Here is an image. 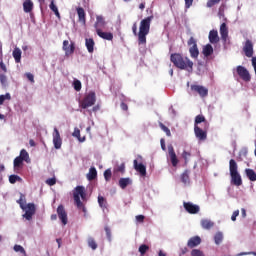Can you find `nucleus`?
<instances>
[{
  "label": "nucleus",
  "mask_w": 256,
  "mask_h": 256,
  "mask_svg": "<svg viewBox=\"0 0 256 256\" xmlns=\"http://www.w3.org/2000/svg\"><path fill=\"white\" fill-rule=\"evenodd\" d=\"M154 16H148L141 20L139 32H138V43L139 45H145L147 43V35L151 31V21H153ZM132 31L134 35H137V23L132 26Z\"/></svg>",
  "instance_id": "nucleus-1"
},
{
  "label": "nucleus",
  "mask_w": 256,
  "mask_h": 256,
  "mask_svg": "<svg viewBox=\"0 0 256 256\" xmlns=\"http://www.w3.org/2000/svg\"><path fill=\"white\" fill-rule=\"evenodd\" d=\"M170 61L178 69L188 71V73L193 72V61H191L188 57H183L179 53H174L171 54Z\"/></svg>",
  "instance_id": "nucleus-2"
},
{
  "label": "nucleus",
  "mask_w": 256,
  "mask_h": 256,
  "mask_svg": "<svg viewBox=\"0 0 256 256\" xmlns=\"http://www.w3.org/2000/svg\"><path fill=\"white\" fill-rule=\"evenodd\" d=\"M73 197L77 209L84 213V217H87V208L85 207V204L81 202V199L82 201H87V193L85 192V187L76 186L73 190Z\"/></svg>",
  "instance_id": "nucleus-3"
},
{
  "label": "nucleus",
  "mask_w": 256,
  "mask_h": 256,
  "mask_svg": "<svg viewBox=\"0 0 256 256\" xmlns=\"http://www.w3.org/2000/svg\"><path fill=\"white\" fill-rule=\"evenodd\" d=\"M97 102V95L95 92L91 91L84 96V98L79 102L81 109H89V107H93Z\"/></svg>",
  "instance_id": "nucleus-4"
},
{
  "label": "nucleus",
  "mask_w": 256,
  "mask_h": 256,
  "mask_svg": "<svg viewBox=\"0 0 256 256\" xmlns=\"http://www.w3.org/2000/svg\"><path fill=\"white\" fill-rule=\"evenodd\" d=\"M190 89L192 93L195 95H199V97L205 98L207 95H209V89L205 86L197 85V84H192L190 86Z\"/></svg>",
  "instance_id": "nucleus-5"
},
{
  "label": "nucleus",
  "mask_w": 256,
  "mask_h": 256,
  "mask_svg": "<svg viewBox=\"0 0 256 256\" xmlns=\"http://www.w3.org/2000/svg\"><path fill=\"white\" fill-rule=\"evenodd\" d=\"M207 129H209V126H205L204 129H201L199 125H194V133L198 141H207Z\"/></svg>",
  "instance_id": "nucleus-6"
},
{
  "label": "nucleus",
  "mask_w": 256,
  "mask_h": 256,
  "mask_svg": "<svg viewBox=\"0 0 256 256\" xmlns=\"http://www.w3.org/2000/svg\"><path fill=\"white\" fill-rule=\"evenodd\" d=\"M236 73L242 81H245L246 83H249L251 81V74H249V70L245 68L244 66H237L236 67Z\"/></svg>",
  "instance_id": "nucleus-7"
},
{
  "label": "nucleus",
  "mask_w": 256,
  "mask_h": 256,
  "mask_svg": "<svg viewBox=\"0 0 256 256\" xmlns=\"http://www.w3.org/2000/svg\"><path fill=\"white\" fill-rule=\"evenodd\" d=\"M188 45L190 46L189 53L193 59H197L199 57V48H197V40L193 37H190L188 40Z\"/></svg>",
  "instance_id": "nucleus-8"
},
{
  "label": "nucleus",
  "mask_w": 256,
  "mask_h": 256,
  "mask_svg": "<svg viewBox=\"0 0 256 256\" xmlns=\"http://www.w3.org/2000/svg\"><path fill=\"white\" fill-rule=\"evenodd\" d=\"M62 49L65 51V57H71L75 53V42H71L69 45V40H64Z\"/></svg>",
  "instance_id": "nucleus-9"
},
{
  "label": "nucleus",
  "mask_w": 256,
  "mask_h": 256,
  "mask_svg": "<svg viewBox=\"0 0 256 256\" xmlns=\"http://www.w3.org/2000/svg\"><path fill=\"white\" fill-rule=\"evenodd\" d=\"M22 210L25 211V214L23 215L24 219L31 221V219H33V214L35 213V204L29 203L25 206V209Z\"/></svg>",
  "instance_id": "nucleus-10"
},
{
  "label": "nucleus",
  "mask_w": 256,
  "mask_h": 256,
  "mask_svg": "<svg viewBox=\"0 0 256 256\" xmlns=\"http://www.w3.org/2000/svg\"><path fill=\"white\" fill-rule=\"evenodd\" d=\"M57 215L60 219L62 225H67L68 218H67V211L65 210V206L59 205L57 208Z\"/></svg>",
  "instance_id": "nucleus-11"
},
{
  "label": "nucleus",
  "mask_w": 256,
  "mask_h": 256,
  "mask_svg": "<svg viewBox=\"0 0 256 256\" xmlns=\"http://www.w3.org/2000/svg\"><path fill=\"white\" fill-rule=\"evenodd\" d=\"M53 144L55 149H61V145H63V139H61V134L57 128H54L53 132Z\"/></svg>",
  "instance_id": "nucleus-12"
},
{
  "label": "nucleus",
  "mask_w": 256,
  "mask_h": 256,
  "mask_svg": "<svg viewBox=\"0 0 256 256\" xmlns=\"http://www.w3.org/2000/svg\"><path fill=\"white\" fill-rule=\"evenodd\" d=\"M168 155L170 157L172 167H177V165H179V159H177V154L175 153V148H173V145L168 146Z\"/></svg>",
  "instance_id": "nucleus-13"
},
{
  "label": "nucleus",
  "mask_w": 256,
  "mask_h": 256,
  "mask_svg": "<svg viewBox=\"0 0 256 256\" xmlns=\"http://www.w3.org/2000/svg\"><path fill=\"white\" fill-rule=\"evenodd\" d=\"M183 206H184V209L187 211V213H190L191 215H195L200 211L199 206L191 202H184Z\"/></svg>",
  "instance_id": "nucleus-14"
},
{
  "label": "nucleus",
  "mask_w": 256,
  "mask_h": 256,
  "mask_svg": "<svg viewBox=\"0 0 256 256\" xmlns=\"http://www.w3.org/2000/svg\"><path fill=\"white\" fill-rule=\"evenodd\" d=\"M230 177L232 185H235L236 187H241V185H243V179L241 178V174H239V172L231 173Z\"/></svg>",
  "instance_id": "nucleus-15"
},
{
  "label": "nucleus",
  "mask_w": 256,
  "mask_h": 256,
  "mask_svg": "<svg viewBox=\"0 0 256 256\" xmlns=\"http://www.w3.org/2000/svg\"><path fill=\"white\" fill-rule=\"evenodd\" d=\"M134 169L137 171L141 177H145L147 175V167L143 163H139L137 160H134Z\"/></svg>",
  "instance_id": "nucleus-16"
},
{
  "label": "nucleus",
  "mask_w": 256,
  "mask_h": 256,
  "mask_svg": "<svg viewBox=\"0 0 256 256\" xmlns=\"http://www.w3.org/2000/svg\"><path fill=\"white\" fill-rule=\"evenodd\" d=\"M243 51L246 57H253V42L251 40H246Z\"/></svg>",
  "instance_id": "nucleus-17"
},
{
  "label": "nucleus",
  "mask_w": 256,
  "mask_h": 256,
  "mask_svg": "<svg viewBox=\"0 0 256 256\" xmlns=\"http://www.w3.org/2000/svg\"><path fill=\"white\" fill-rule=\"evenodd\" d=\"M220 35H221L222 41H224V43H226L227 38L229 37V28H227L226 23L221 24V26H220Z\"/></svg>",
  "instance_id": "nucleus-18"
},
{
  "label": "nucleus",
  "mask_w": 256,
  "mask_h": 256,
  "mask_svg": "<svg viewBox=\"0 0 256 256\" xmlns=\"http://www.w3.org/2000/svg\"><path fill=\"white\" fill-rule=\"evenodd\" d=\"M198 245H201V237L199 236L191 237L187 242V246L190 249H194V247H198Z\"/></svg>",
  "instance_id": "nucleus-19"
},
{
  "label": "nucleus",
  "mask_w": 256,
  "mask_h": 256,
  "mask_svg": "<svg viewBox=\"0 0 256 256\" xmlns=\"http://www.w3.org/2000/svg\"><path fill=\"white\" fill-rule=\"evenodd\" d=\"M96 33L98 37H101V39H105L106 41H113V33L111 32H103L101 29H97Z\"/></svg>",
  "instance_id": "nucleus-20"
},
{
  "label": "nucleus",
  "mask_w": 256,
  "mask_h": 256,
  "mask_svg": "<svg viewBox=\"0 0 256 256\" xmlns=\"http://www.w3.org/2000/svg\"><path fill=\"white\" fill-rule=\"evenodd\" d=\"M77 11V15H78V21L80 23H82L83 25H85L87 19H86V14H85V9H83L82 7H78L76 9Z\"/></svg>",
  "instance_id": "nucleus-21"
},
{
  "label": "nucleus",
  "mask_w": 256,
  "mask_h": 256,
  "mask_svg": "<svg viewBox=\"0 0 256 256\" xmlns=\"http://www.w3.org/2000/svg\"><path fill=\"white\" fill-rule=\"evenodd\" d=\"M132 184L133 180H131V178H120L118 182L120 189H127V187Z\"/></svg>",
  "instance_id": "nucleus-22"
},
{
  "label": "nucleus",
  "mask_w": 256,
  "mask_h": 256,
  "mask_svg": "<svg viewBox=\"0 0 256 256\" xmlns=\"http://www.w3.org/2000/svg\"><path fill=\"white\" fill-rule=\"evenodd\" d=\"M208 39L212 45H215L219 41V32L217 30H211Z\"/></svg>",
  "instance_id": "nucleus-23"
},
{
  "label": "nucleus",
  "mask_w": 256,
  "mask_h": 256,
  "mask_svg": "<svg viewBox=\"0 0 256 256\" xmlns=\"http://www.w3.org/2000/svg\"><path fill=\"white\" fill-rule=\"evenodd\" d=\"M191 175V171L185 170L181 175H180V180L184 185H189L191 183V178L189 177Z\"/></svg>",
  "instance_id": "nucleus-24"
},
{
  "label": "nucleus",
  "mask_w": 256,
  "mask_h": 256,
  "mask_svg": "<svg viewBox=\"0 0 256 256\" xmlns=\"http://www.w3.org/2000/svg\"><path fill=\"white\" fill-rule=\"evenodd\" d=\"M85 45L88 53H93V51H95V41L93 40V38H86Z\"/></svg>",
  "instance_id": "nucleus-25"
},
{
  "label": "nucleus",
  "mask_w": 256,
  "mask_h": 256,
  "mask_svg": "<svg viewBox=\"0 0 256 256\" xmlns=\"http://www.w3.org/2000/svg\"><path fill=\"white\" fill-rule=\"evenodd\" d=\"M33 1L32 0H25L23 2V11L24 13H31L33 11Z\"/></svg>",
  "instance_id": "nucleus-26"
},
{
  "label": "nucleus",
  "mask_w": 256,
  "mask_h": 256,
  "mask_svg": "<svg viewBox=\"0 0 256 256\" xmlns=\"http://www.w3.org/2000/svg\"><path fill=\"white\" fill-rule=\"evenodd\" d=\"M202 53L204 57H211V55H213V46L211 44H207L203 47Z\"/></svg>",
  "instance_id": "nucleus-27"
},
{
  "label": "nucleus",
  "mask_w": 256,
  "mask_h": 256,
  "mask_svg": "<svg viewBox=\"0 0 256 256\" xmlns=\"http://www.w3.org/2000/svg\"><path fill=\"white\" fill-rule=\"evenodd\" d=\"M238 169H239V166H237V162L234 159H231L229 161V171H230V174L231 173H239Z\"/></svg>",
  "instance_id": "nucleus-28"
},
{
  "label": "nucleus",
  "mask_w": 256,
  "mask_h": 256,
  "mask_svg": "<svg viewBox=\"0 0 256 256\" xmlns=\"http://www.w3.org/2000/svg\"><path fill=\"white\" fill-rule=\"evenodd\" d=\"M246 173V177H248L249 181H256V173L255 170L251 169V168H247L245 170Z\"/></svg>",
  "instance_id": "nucleus-29"
},
{
  "label": "nucleus",
  "mask_w": 256,
  "mask_h": 256,
  "mask_svg": "<svg viewBox=\"0 0 256 256\" xmlns=\"http://www.w3.org/2000/svg\"><path fill=\"white\" fill-rule=\"evenodd\" d=\"M88 181H93L97 179V169L95 167H92L89 169V173L87 174Z\"/></svg>",
  "instance_id": "nucleus-30"
},
{
  "label": "nucleus",
  "mask_w": 256,
  "mask_h": 256,
  "mask_svg": "<svg viewBox=\"0 0 256 256\" xmlns=\"http://www.w3.org/2000/svg\"><path fill=\"white\" fill-rule=\"evenodd\" d=\"M23 158L16 157L14 159V171H19L23 167Z\"/></svg>",
  "instance_id": "nucleus-31"
},
{
  "label": "nucleus",
  "mask_w": 256,
  "mask_h": 256,
  "mask_svg": "<svg viewBox=\"0 0 256 256\" xmlns=\"http://www.w3.org/2000/svg\"><path fill=\"white\" fill-rule=\"evenodd\" d=\"M200 123H204L205 127H209V123L203 115H197L195 118V125H199Z\"/></svg>",
  "instance_id": "nucleus-32"
},
{
  "label": "nucleus",
  "mask_w": 256,
  "mask_h": 256,
  "mask_svg": "<svg viewBox=\"0 0 256 256\" xmlns=\"http://www.w3.org/2000/svg\"><path fill=\"white\" fill-rule=\"evenodd\" d=\"M21 53H22L21 49H19V48H15L13 50L12 55H13L16 63H21Z\"/></svg>",
  "instance_id": "nucleus-33"
},
{
  "label": "nucleus",
  "mask_w": 256,
  "mask_h": 256,
  "mask_svg": "<svg viewBox=\"0 0 256 256\" xmlns=\"http://www.w3.org/2000/svg\"><path fill=\"white\" fill-rule=\"evenodd\" d=\"M201 225L203 229H211L212 227H214L215 223H213V221L211 220L203 219L201 220Z\"/></svg>",
  "instance_id": "nucleus-34"
},
{
  "label": "nucleus",
  "mask_w": 256,
  "mask_h": 256,
  "mask_svg": "<svg viewBox=\"0 0 256 256\" xmlns=\"http://www.w3.org/2000/svg\"><path fill=\"white\" fill-rule=\"evenodd\" d=\"M87 244H88V247H90V249H92V251H95L98 247L97 241H95V238H93V237H89L87 239Z\"/></svg>",
  "instance_id": "nucleus-35"
},
{
  "label": "nucleus",
  "mask_w": 256,
  "mask_h": 256,
  "mask_svg": "<svg viewBox=\"0 0 256 256\" xmlns=\"http://www.w3.org/2000/svg\"><path fill=\"white\" fill-rule=\"evenodd\" d=\"M17 181L18 183H21L23 178L15 174L9 176V183H11V185H15Z\"/></svg>",
  "instance_id": "nucleus-36"
},
{
  "label": "nucleus",
  "mask_w": 256,
  "mask_h": 256,
  "mask_svg": "<svg viewBox=\"0 0 256 256\" xmlns=\"http://www.w3.org/2000/svg\"><path fill=\"white\" fill-rule=\"evenodd\" d=\"M72 135H73V137L78 138L80 143H83L85 141V137L81 138V130H79V128H75Z\"/></svg>",
  "instance_id": "nucleus-37"
},
{
  "label": "nucleus",
  "mask_w": 256,
  "mask_h": 256,
  "mask_svg": "<svg viewBox=\"0 0 256 256\" xmlns=\"http://www.w3.org/2000/svg\"><path fill=\"white\" fill-rule=\"evenodd\" d=\"M214 241L216 245H221V243L223 242V233L217 232L214 236Z\"/></svg>",
  "instance_id": "nucleus-38"
},
{
  "label": "nucleus",
  "mask_w": 256,
  "mask_h": 256,
  "mask_svg": "<svg viewBox=\"0 0 256 256\" xmlns=\"http://www.w3.org/2000/svg\"><path fill=\"white\" fill-rule=\"evenodd\" d=\"M98 204L102 209L107 208V199L103 196H98Z\"/></svg>",
  "instance_id": "nucleus-39"
},
{
  "label": "nucleus",
  "mask_w": 256,
  "mask_h": 256,
  "mask_svg": "<svg viewBox=\"0 0 256 256\" xmlns=\"http://www.w3.org/2000/svg\"><path fill=\"white\" fill-rule=\"evenodd\" d=\"M50 9L51 11H53L56 17H61V14H59V9L57 8V5H55V2L53 0L50 3Z\"/></svg>",
  "instance_id": "nucleus-40"
},
{
  "label": "nucleus",
  "mask_w": 256,
  "mask_h": 256,
  "mask_svg": "<svg viewBox=\"0 0 256 256\" xmlns=\"http://www.w3.org/2000/svg\"><path fill=\"white\" fill-rule=\"evenodd\" d=\"M159 127L160 129H162V131H164V133H166L167 137H171V130L167 126H165V124L160 122Z\"/></svg>",
  "instance_id": "nucleus-41"
},
{
  "label": "nucleus",
  "mask_w": 256,
  "mask_h": 256,
  "mask_svg": "<svg viewBox=\"0 0 256 256\" xmlns=\"http://www.w3.org/2000/svg\"><path fill=\"white\" fill-rule=\"evenodd\" d=\"M18 157L21 158L23 161H27V159H29V153L27 152V150L22 149Z\"/></svg>",
  "instance_id": "nucleus-42"
},
{
  "label": "nucleus",
  "mask_w": 256,
  "mask_h": 256,
  "mask_svg": "<svg viewBox=\"0 0 256 256\" xmlns=\"http://www.w3.org/2000/svg\"><path fill=\"white\" fill-rule=\"evenodd\" d=\"M6 100L11 101V94L6 93L5 95H0V105H3Z\"/></svg>",
  "instance_id": "nucleus-43"
},
{
  "label": "nucleus",
  "mask_w": 256,
  "mask_h": 256,
  "mask_svg": "<svg viewBox=\"0 0 256 256\" xmlns=\"http://www.w3.org/2000/svg\"><path fill=\"white\" fill-rule=\"evenodd\" d=\"M112 176H113V173L111 172V169H107V170L104 171L105 181H111Z\"/></svg>",
  "instance_id": "nucleus-44"
},
{
  "label": "nucleus",
  "mask_w": 256,
  "mask_h": 256,
  "mask_svg": "<svg viewBox=\"0 0 256 256\" xmlns=\"http://www.w3.org/2000/svg\"><path fill=\"white\" fill-rule=\"evenodd\" d=\"M17 203L20 205V209H25V196L21 194L20 199L17 200Z\"/></svg>",
  "instance_id": "nucleus-45"
},
{
  "label": "nucleus",
  "mask_w": 256,
  "mask_h": 256,
  "mask_svg": "<svg viewBox=\"0 0 256 256\" xmlns=\"http://www.w3.org/2000/svg\"><path fill=\"white\" fill-rule=\"evenodd\" d=\"M147 251H149V246H147L146 244H142L139 247V253L143 256L145 255V253H147Z\"/></svg>",
  "instance_id": "nucleus-46"
},
{
  "label": "nucleus",
  "mask_w": 256,
  "mask_h": 256,
  "mask_svg": "<svg viewBox=\"0 0 256 256\" xmlns=\"http://www.w3.org/2000/svg\"><path fill=\"white\" fill-rule=\"evenodd\" d=\"M218 3H221V0H208L206 3V6L208 8L215 7V5H218Z\"/></svg>",
  "instance_id": "nucleus-47"
},
{
  "label": "nucleus",
  "mask_w": 256,
  "mask_h": 256,
  "mask_svg": "<svg viewBox=\"0 0 256 256\" xmlns=\"http://www.w3.org/2000/svg\"><path fill=\"white\" fill-rule=\"evenodd\" d=\"M189 157H191V152L183 151L182 158L184 159L185 163H189Z\"/></svg>",
  "instance_id": "nucleus-48"
},
{
  "label": "nucleus",
  "mask_w": 256,
  "mask_h": 256,
  "mask_svg": "<svg viewBox=\"0 0 256 256\" xmlns=\"http://www.w3.org/2000/svg\"><path fill=\"white\" fill-rule=\"evenodd\" d=\"M73 87H74L75 91H81V87H82L81 81L74 80Z\"/></svg>",
  "instance_id": "nucleus-49"
},
{
  "label": "nucleus",
  "mask_w": 256,
  "mask_h": 256,
  "mask_svg": "<svg viewBox=\"0 0 256 256\" xmlns=\"http://www.w3.org/2000/svg\"><path fill=\"white\" fill-rule=\"evenodd\" d=\"M191 256H204V255H203V251L199 249H193L191 251Z\"/></svg>",
  "instance_id": "nucleus-50"
},
{
  "label": "nucleus",
  "mask_w": 256,
  "mask_h": 256,
  "mask_svg": "<svg viewBox=\"0 0 256 256\" xmlns=\"http://www.w3.org/2000/svg\"><path fill=\"white\" fill-rule=\"evenodd\" d=\"M46 183L50 187H53V185H55L57 183V179L56 178H49V179L46 180Z\"/></svg>",
  "instance_id": "nucleus-51"
},
{
  "label": "nucleus",
  "mask_w": 256,
  "mask_h": 256,
  "mask_svg": "<svg viewBox=\"0 0 256 256\" xmlns=\"http://www.w3.org/2000/svg\"><path fill=\"white\" fill-rule=\"evenodd\" d=\"M14 251H16V253H25V248H23V246L21 245H15L14 246Z\"/></svg>",
  "instance_id": "nucleus-52"
},
{
  "label": "nucleus",
  "mask_w": 256,
  "mask_h": 256,
  "mask_svg": "<svg viewBox=\"0 0 256 256\" xmlns=\"http://www.w3.org/2000/svg\"><path fill=\"white\" fill-rule=\"evenodd\" d=\"M104 230L106 232V236H107L108 241H111V228H109V226H106L104 228Z\"/></svg>",
  "instance_id": "nucleus-53"
},
{
  "label": "nucleus",
  "mask_w": 256,
  "mask_h": 256,
  "mask_svg": "<svg viewBox=\"0 0 256 256\" xmlns=\"http://www.w3.org/2000/svg\"><path fill=\"white\" fill-rule=\"evenodd\" d=\"M116 171L118 173H125V163H122L121 165H119L117 168H116Z\"/></svg>",
  "instance_id": "nucleus-54"
},
{
  "label": "nucleus",
  "mask_w": 256,
  "mask_h": 256,
  "mask_svg": "<svg viewBox=\"0 0 256 256\" xmlns=\"http://www.w3.org/2000/svg\"><path fill=\"white\" fill-rule=\"evenodd\" d=\"M0 82L2 85H7V76L5 74L0 75Z\"/></svg>",
  "instance_id": "nucleus-55"
},
{
  "label": "nucleus",
  "mask_w": 256,
  "mask_h": 256,
  "mask_svg": "<svg viewBox=\"0 0 256 256\" xmlns=\"http://www.w3.org/2000/svg\"><path fill=\"white\" fill-rule=\"evenodd\" d=\"M26 77L30 83H35V76L31 73H26Z\"/></svg>",
  "instance_id": "nucleus-56"
},
{
  "label": "nucleus",
  "mask_w": 256,
  "mask_h": 256,
  "mask_svg": "<svg viewBox=\"0 0 256 256\" xmlns=\"http://www.w3.org/2000/svg\"><path fill=\"white\" fill-rule=\"evenodd\" d=\"M237 217H239V210H236L233 212L232 216H231V220L232 221H237Z\"/></svg>",
  "instance_id": "nucleus-57"
},
{
  "label": "nucleus",
  "mask_w": 256,
  "mask_h": 256,
  "mask_svg": "<svg viewBox=\"0 0 256 256\" xmlns=\"http://www.w3.org/2000/svg\"><path fill=\"white\" fill-rule=\"evenodd\" d=\"M185 1V8L190 9L193 5V0H184Z\"/></svg>",
  "instance_id": "nucleus-58"
},
{
  "label": "nucleus",
  "mask_w": 256,
  "mask_h": 256,
  "mask_svg": "<svg viewBox=\"0 0 256 256\" xmlns=\"http://www.w3.org/2000/svg\"><path fill=\"white\" fill-rule=\"evenodd\" d=\"M120 107H121L122 111H129V106L125 102H122L120 104Z\"/></svg>",
  "instance_id": "nucleus-59"
},
{
  "label": "nucleus",
  "mask_w": 256,
  "mask_h": 256,
  "mask_svg": "<svg viewBox=\"0 0 256 256\" xmlns=\"http://www.w3.org/2000/svg\"><path fill=\"white\" fill-rule=\"evenodd\" d=\"M160 145H161L162 151H167V146H165V139L162 138L160 140Z\"/></svg>",
  "instance_id": "nucleus-60"
},
{
  "label": "nucleus",
  "mask_w": 256,
  "mask_h": 256,
  "mask_svg": "<svg viewBox=\"0 0 256 256\" xmlns=\"http://www.w3.org/2000/svg\"><path fill=\"white\" fill-rule=\"evenodd\" d=\"M136 221L138 223H143V221H145V217L143 215H137L136 216Z\"/></svg>",
  "instance_id": "nucleus-61"
},
{
  "label": "nucleus",
  "mask_w": 256,
  "mask_h": 256,
  "mask_svg": "<svg viewBox=\"0 0 256 256\" xmlns=\"http://www.w3.org/2000/svg\"><path fill=\"white\" fill-rule=\"evenodd\" d=\"M97 24L98 25H105V20H103V17L97 16Z\"/></svg>",
  "instance_id": "nucleus-62"
},
{
  "label": "nucleus",
  "mask_w": 256,
  "mask_h": 256,
  "mask_svg": "<svg viewBox=\"0 0 256 256\" xmlns=\"http://www.w3.org/2000/svg\"><path fill=\"white\" fill-rule=\"evenodd\" d=\"M0 68L2 69V71H4V73H7V66H5V63L0 62Z\"/></svg>",
  "instance_id": "nucleus-63"
},
{
  "label": "nucleus",
  "mask_w": 256,
  "mask_h": 256,
  "mask_svg": "<svg viewBox=\"0 0 256 256\" xmlns=\"http://www.w3.org/2000/svg\"><path fill=\"white\" fill-rule=\"evenodd\" d=\"M180 251H181L180 255H185L189 251V249H187V247H183V248H180Z\"/></svg>",
  "instance_id": "nucleus-64"
}]
</instances>
